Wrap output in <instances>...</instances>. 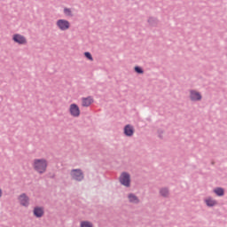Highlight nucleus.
I'll use <instances>...</instances> for the list:
<instances>
[{
    "label": "nucleus",
    "mask_w": 227,
    "mask_h": 227,
    "mask_svg": "<svg viewBox=\"0 0 227 227\" xmlns=\"http://www.w3.org/2000/svg\"><path fill=\"white\" fill-rule=\"evenodd\" d=\"M129 201L134 204L139 203V199L134 194L128 195Z\"/></svg>",
    "instance_id": "f8f14e48"
},
{
    "label": "nucleus",
    "mask_w": 227,
    "mask_h": 227,
    "mask_svg": "<svg viewBox=\"0 0 227 227\" xmlns=\"http://www.w3.org/2000/svg\"><path fill=\"white\" fill-rule=\"evenodd\" d=\"M214 192H215L217 196H219V197L224 195V190L222 189V188H216V189H215V190H214Z\"/></svg>",
    "instance_id": "4468645a"
},
{
    "label": "nucleus",
    "mask_w": 227,
    "mask_h": 227,
    "mask_svg": "<svg viewBox=\"0 0 227 227\" xmlns=\"http://www.w3.org/2000/svg\"><path fill=\"white\" fill-rule=\"evenodd\" d=\"M12 40L14 41V43H18V44H26L27 43V39L20 35H14V36H12Z\"/></svg>",
    "instance_id": "423d86ee"
},
{
    "label": "nucleus",
    "mask_w": 227,
    "mask_h": 227,
    "mask_svg": "<svg viewBox=\"0 0 227 227\" xmlns=\"http://www.w3.org/2000/svg\"><path fill=\"white\" fill-rule=\"evenodd\" d=\"M124 134L128 137H131L134 134V128L130 125H127L124 128Z\"/></svg>",
    "instance_id": "6e6552de"
},
{
    "label": "nucleus",
    "mask_w": 227,
    "mask_h": 227,
    "mask_svg": "<svg viewBox=\"0 0 227 227\" xmlns=\"http://www.w3.org/2000/svg\"><path fill=\"white\" fill-rule=\"evenodd\" d=\"M20 203H21V205L27 207L29 204V200L25 194H21V196H20Z\"/></svg>",
    "instance_id": "9d476101"
},
{
    "label": "nucleus",
    "mask_w": 227,
    "mask_h": 227,
    "mask_svg": "<svg viewBox=\"0 0 227 227\" xmlns=\"http://www.w3.org/2000/svg\"><path fill=\"white\" fill-rule=\"evenodd\" d=\"M81 227H93L92 223L90 222H82Z\"/></svg>",
    "instance_id": "f3484780"
},
{
    "label": "nucleus",
    "mask_w": 227,
    "mask_h": 227,
    "mask_svg": "<svg viewBox=\"0 0 227 227\" xmlns=\"http://www.w3.org/2000/svg\"><path fill=\"white\" fill-rule=\"evenodd\" d=\"M33 166L35 171H37L39 174H43L46 171L48 163L44 159H35L34 160Z\"/></svg>",
    "instance_id": "f257e3e1"
},
{
    "label": "nucleus",
    "mask_w": 227,
    "mask_h": 227,
    "mask_svg": "<svg viewBox=\"0 0 227 227\" xmlns=\"http://www.w3.org/2000/svg\"><path fill=\"white\" fill-rule=\"evenodd\" d=\"M69 113L73 117H79L81 114L80 108L77 105L72 104L69 106Z\"/></svg>",
    "instance_id": "39448f33"
},
{
    "label": "nucleus",
    "mask_w": 227,
    "mask_h": 227,
    "mask_svg": "<svg viewBox=\"0 0 227 227\" xmlns=\"http://www.w3.org/2000/svg\"><path fill=\"white\" fill-rule=\"evenodd\" d=\"M56 26L60 31H67L70 28L71 24L66 20H59L56 22Z\"/></svg>",
    "instance_id": "f03ea898"
},
{
    "label": "nucleus",
    "mask_w": 227,
    "mask_h": 227,
    "mask_svg": "<svg viewBox=\"0 0 227 227\" xmlns=\"http://www.w3.org/2000/svg\"><path fill=\"white\" fill-rule=\"evenodd\" d=\"M160 193L161 196L163 197H167L168 196L169 192H168V190L167 188H163L160 191Z\"/></svg>",
    "instance_id": "2eb2a0df"
},
{
    "label": "nucleus",
    "mask_w": 227,
    "mask_h": 227,
    "mask_svg": "<svg viewBox=\"0 0 227 227\" xmlns=\"http://www.w3.org/2000/svg\"><path fill=\"white\" fill-rule=\"evenodd\" d=\"M190 98L192 101H199L201 100L202 96L200 92L195 91V90H191L190 91Z\"/></svg>",
    "instance_id": "0eeeda50"
},
{
    "label": "nucleus",
    "mask_w": 227,
    "mask_h": 227,
    "mask_svg": "<svg viewBox=\"0 0 227 227\" xmlns=\"http://www.w3.org/2000/svg\"><path fill=\"white\" fill-rule=\"evenodd\" d=\"M70 176L72 179L76 180V181H82L84 178V176L80 169H73L70 172Z\"/></svg>",
    "instance_id": "7ed1b4c3"
},
{
    "label": "nucleus",
    "mask_w": 227,
    "mask_h": 227,
    "mask_svg": "<svg viewBox=\"0 0 227 227\" xmlns=\"http://www.w3.org/2000/svg\"><path fill=\"white\" fill-rule=\"evenodd\" d=\"M134 69H135V72H137V74H144L143 69L138 67H136Z\"/></svg>",
    "instance_id": "6ab92c4d"
},
{
    "label": "nucleus",
    "mask_w": 227,
    "mask_h": 227,
    "mask_svg": "<svg viewBox=\"0 0 227 227\" xmlns=\"http://www.w3.org/2000/svg\"><path fill=\"white\" fill-rule=\"evenodd\" d=\"M120 183L129 187L130 185V176L128 173H122L120 176Z\"/></svg>",
    "instance_id": "20e7f679"
},
{
    "label": "nucleus",
    "mask_w": 227,
    "mask_h": 227,
    "mask_svg": "<svg viewBox=\"0 0 227 227\" xmlns=\"http://www.w3.org/2000/svg\"><path fill=\"white\" fill-rule=\"evenodd\" d=\"M152 20H153V19H150V20H148V22H150V23H151V22H152Z\"/></svg>",
    "instance_id": "aec40b11"
},
{
    "label": "nucleus",
    "mask_w": 227,
    "mask_h": 227,
    "mask_svg": "<svg viewBox=\"0 0 227 227\" xmlns=\"http://www.w3.org/2000/svg\"><path fill=\"white\" fill-rule=\"evenodd\" d=\"M92 103H93V98L91 97L82 99V106L84 107L90 106Z\"/></svg>",
    "instance_id": "1a4fd4ad"
},
{
    "label": "nucleus",
    "mask_w": 227,
    "mask_h": 227,
    "mask_svg": "<svg viewBox=\"0 0 227 227\" xmlns=\"http://www.w3.org/2000/svg\"><path fill=\"white\" fill-rule=\"evenodd\" d=\"M205 203H206V205H207V207H214V206L217 205V201L215 200L212 199V198H207V199L205 200Z\"/></svg>",
    "instance_id": "9b49d317"
},
{
    "label": "nucleus",
    "mask_w": 227,
    "mask_h": 227,
    "mask_svg": "<svg viewBox=\"0 0 227 227\" xmlns=\"http://www.w3.org/2000/svg\"><path fill=\"white\" fill-rule=\"evenodd\" d=\"M34 215L37 217L43 216V209L42 207H35V209H34Z\"/></svg>",
    "instance_id": "ddd939ff"
},
{
    "label": "nucleus",
    "mask_w": 227,
    "mask_h": 227,
    "mask_svg": "<svg viewBox=\"0 0 227 227\" xmlns=\"http://www.w3.org/2000/svg\"><path fill=\"white\" fill-rule=\"evenodd\" d=\"M84 56L90 61H93V58L90 52H85Z\"/></svg>",
    "instance_id": "a211bd4d"
},
{
    "label": "nucleus",
    "mask_w": 227,
    "mask_h": 227,
    "mask_svg": "<svg viewBox=\"0 0 227 227\" xmlns=\"http://www.w3.org/2000/svg\"><path fill=\"white\" fill-rule=\"evenodd\" d=\"M64 14L67 16V17H72L73 14H72V11L68 8H65L64 11H63Z\"/></svg>",
    "instance_id": "dca6fc26"
}]
</instances>
